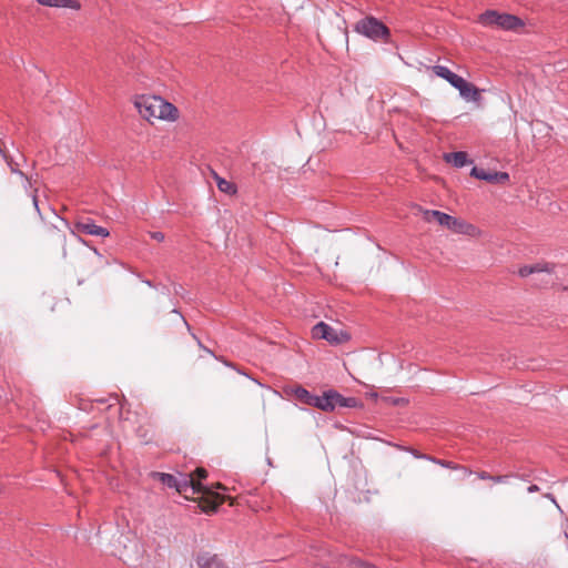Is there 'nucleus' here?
Instances as JSON below:
<instances>
[{"label":"nucleus","instance_id":"nucleus-1","mask_svg":"<svg viewBox=\"0 0 568 568\" xmlns=\"http://www.w3.org/2000/svg\"><path fill=\"white\" fill-rule=\"evenodd\" d=\"M426 220L428 222L435 221L439 225L458 234H471L475 227L462 219L454 217L440 211H426Z\"/></svg>","mask_w":568,"mask_h":568},{"label":"nucleus","instance_id":"nucleus-2","mask_svg":"<svg viewBox=\"0 0 568 568\" xmlns=\"http://www.w3.org/2000/svg\"><path fill=\"white\" fill-rule=\"evenodd\" d=\"M479 22L484 27H497L504 30H515L523 26V22L516 16L509 13H499L496 10H487L479 16Z\"/></svg>","mask_w":568,"mask_h":568},{"label":"nucleus","instance_id":"nucleus-3","mask_svg":"<svg viewBox=\"0 0 568 568\" xmlns=\"http://www.w3.org/2000/svg\"><path fill=\"white\" fill-rule=\"evenodd\" d=\"M358 400L355 397H344L338 392L329 389L317 398V408L324 412H333L336 407H357Z\"/></svg>","mask_w":568,"mask_h":568},{"label":"nucleus","instance_id":"nucleus-4","mask_svg":"<svg viewBox=\"0 0 568 568\" xmlns=\"http://www.w3.org/2000/svg\"><path fill=\"white\" fill-rule=\"evenodd\" d=\"M354 30L372 40H379L389 36L388 28L374 17H366L356 22Z\"/></svg>","mask_w":568,"mask_h":568},{"label":"nucleus","instance_id":"nucleus-5","mask_svg":"<svg viewBox=\"0 0 568 568\" xmlns=\"http://www.w3.org/2000/svg\"><path fill=\"white\" fill-rule=\"evenodd\" d=\"M312 336L318 339H325L332 345H339L349 339V335L343 331H337L324 322L317 323L312 328Z\"/></svg>","mask_w":568,"mask_h":568},{"label":"nucleus","instance_id":"nucleus-6","mask_svg":"<svg viewBox=\"0 0 568 568\" xmlns=\"http://www.w3.org/2000/svg\"><path fill=\"white\" fill-rule=\"evenodd\" d=\"M160 98L156 95H139L134 100V106L143 119L148 121L158 119Z\"/></svg>","mask_w":568,"mask_h":568},{"label":"nucleus","instance_id":"nucleus-7","mask_svg":"<svg viewBox=\"0 0 568 568\" xmlns=\"http://www.w3.org/2000/svg\"><path fill=\"white\" fill-rule=\"evenodd\" d=\"M325 554L332 558L331 560H323L322 565L328 568V565L333 561L338 562L342 566H348L352 568H376L375 565L365 562L358 558H353L347 555H334L328 550H325Z\"/></svg>","mask_w":568,"mask_h":568},{"label":"nucleus","instance_id":"nucleus-8","mask_svg":"<svg viewBox=\"0 0 568 568\" xmlns=\"http://www.w3.org/2000/svg\"><path fill=\"white\" fill-rule=\"evenodd\" d=\"M75 230L80 233L94 235V236H102V237H106L110 234L105 227L94 224V222L91 220L78 222L75 224Z\"/></svg>","mask_w":568,"mask_h":568},{"label":"nucleus","instance_id":"nucleus-9","mask_svg":"<svg viewBox=\"0 0 568 568\" xmlns=\"http://www.w3.org/2000/svg\"><path fill=\"white\" fill-rule=\"evenodd\" d=\"M288 394L294 396L298 402L317 408V395L311 394L306 388L302 386H294L290 388Z\"/></svg>","mask_w":568,"mask_h":568},{"label":"nucleus","instance_id":"nucleus-10","mask_svg":"<svg viewBox=\"0 0 568 568\" xmlns=\"http://www.w3.org/2000/svg\"><path fill=\"white\" fill-rule=\"evenodd\" d=\"M433 71L437 77L445 79L455 89L459 88V84L463 83L464 78L454 73L445 65H435L433 67Z\"/></svg>","mask_w":568,"mask_h":568},{"label":"nucleus","instance_id":"nucleus-11","mask_svg":"<svg viewBox=\"0 0 568 568\" xmlns=\"http://www.w3.org/2000/svg\"><path fill=\"white\" fill-rule=\"evenodd\" d=\"M207 477V471L204 468H196L194 475H191L187 479V487L190 486L194 494L204 493L206 488L202 484V480Z\"/></svg>","mask_w":568,"mask_h":568},{"label":"nucleus","instance_id":"nucleus-12","mask_svg":"<svg viewBox=\"0 0 568 568\" xmlns=\"http://www.w3.org/2000/svg\"><path fill=\"white\" fill-rule=\"evenodd\" d=\"M179 118V110L172 103L160 98L159 120L175 121Z\"/></svg>","mask_w":568,"mask_h":568},{"label":"nucleus","instance_id":"nucleus-13","mask_svg":"<svg viewBox=\"0 0 568 568\" xmlns=\"http://www.w3.org/2000/svg\"><path fill=\"white\" fill-rule=\"evenodd\" d=\"M196 562L199 568H229L216 555L207 552L199 555Z\"/></svg>","mask_w":568,"mask_h":568},{"label":"nucleus","instance_id":"nucleus-14","mask_svg":"<svg viewBox=\"0 0 568 568\" xmlns=\"http://www.w3.org/2000/svg\"><path fill=\"white\" fill-rule=\"evenodd\" d=\"M459 94L467 101H478L480 99L479 90L473 84L467 82L465 79L459 88H456Z\"/></svg>","mask_w":568,"mask_h":568},{"label":"nucleus","instance_id":"nucleus-15","mask_svg":"<svg viewBox=\"0 0 568 568\" xmlns=\"http://www.w3.org/2000/svg\"><path fill=\"white\" fill-rule=\"evenodd\" d=\"M156 477L170 488H176L178 491H185L187 488V480L185 479L183 483H180L174 475L165 474V473H156Z\"/></svg>","mask_w":568,"mask_h":568},{"label":"nucleus","instance_id":"nucleus-16","mask_svg":"<svg viewBox=\"0 0 568 568\" xmlns=\"http://www.w3.org/2000/svg\"><path fill=\"white\" fill-rule=\"evenodd\" d=\"M0 155L2 156V159L6 161L7 165L10 168V171L14 174H18L20 175L22 179H24V187H29L30 186V180L29 178L22 172L19 170V164L13 160L12 156H10L6 150L2 148V145L0 144Z\"/></svg>","mask_w":568,"mask_h":568},{"label":"nucleus","instance_id":"nucleus-17","mask_svg":"<svg viewBox=\"0 0 568 568\" xmlns=\"http://www.w3.org/2000/svg\"><path fill=\"white\" fill-rule=\"evenodd\" d=\"M39 4L51 8H68L79 10L81 4L78 0H37Z\"/></svg>","mask_w":568,"mask_h":568},{"label":"nucleus","instance_id":"nucleus-18","mask_svg":"<svg viewBox=\"0 0 568 568\" xmlns=\"http://www.w3.org/2000/svg\"><path fill=\"white\" fill-rule=\"evenodd\" d=\"M445 159L456 168H463L467 164V153L463 151L448 153Z\"/></svg>","mask_w":568,"mask_h":568},{"label":"nucleus","instance_id":"nucleus-19","mask_svg":"<svg viewBox=\"0 0 568 568\" xmlns=\"http://www.w3.org/2000/svg\"><path fill=\"white\" fill-rule=\"evenodd\" d=\"M539 272H547L549 273V268H548V265L547 264H540V263H537L535 265H525L523 267L519 268L518 273L521 277H526L530 274H534V273H539Z\"/></svg>","mask_w":568,"mask_h":568},{"label":"nucleus","instance_id":"nucleus-20","mask_svg":"<svg viewBox=\"0 0 568 568\" xmlns=\"http://www.w3.org/2000/svg\"><path fill=\"white\" fill-rule=\"evenodd\" d=\"M509 181V174L507 172L490 171L487 182L491 184L504 185Z\"/></svg>","mask_w":568,"mask_h":568},{"label":"nucleus","instance_id":"nucleus-21","mask_svg":"<svg viewBox=\"0 0 568 568\" xmlns=\"http://www.w3.org/2000/svg\"><path fill=\"white\" fill-rule=\"evenodd\" d=\"M217 186H219V190L224 192V193H234L235 192V186L233 183L224 180V179H220L217 181Z\"/></svg>","mask_w":568,"mask_h":568},{"label":"nucleus","instance_id":"nucleus-22","mask_svg":"<svg viewBox=\"0 0 568 568\" xmlns=\"http://www.w3.org/2000/svg\"><path fill=\"white\" fill-rule=\"evenodd\" d=\"M489 172H490L489 170H485L483 168L475 166L471 170V175L475 176L476 179L484 180L487 182Z\"/></svg>","mask_w":568,"mask_h":568},{"label":"nucleus","instance_id":"nucleus-23","mask_svg":"<svg viewBox=\"0 0 568 568\" xmlns=\"http://www.w3.org/2000/svg\"><path fill=\"white\" fill-rule=\"evenodd\" d=\"M429 460L437 465H440L442 467L452 468V469L456 468V466L452 462H447L444 459H437L435 457L429 458Z\"/></svg>","mask_w":568,"mask_h":568},{"label":"nucleus","instance_id":"nucleus-24","mask_svg":"<svg viewBox=\"0 0 568 568\" xmlns=\"http://www.w3.org/2000/svg\"><path fill=\"white\" fill-rule=\"evenodd\" d=\"M150 236H151V239H153V240H155L158 242H162L165 239L164 233L158 232V231L156 232H151Z\"/></svg>","mask_w":568,"mask_h":568},{"label":"nucleus","instance_id":"nucleus-25","mask_svg":"<svg viewBox=\"0 0 568 568\" xmlns=\"http://www.w3.org/2000/svg\"><path fill=\"white\" fill-rule=\"evenodd\" d=\"M508 478H509L508 475L493 476L491 480L495 483H498V484H503V483H506Z\"/></svg>","mask_w":568,"mask_h":568},{"label":"nucleus","instance_id":"nucleus-26","mask_svg":"<svg viewBox=\"0 0 568 568\" xmlns=\"http://www.w3.org/2000/svg\"><path fill=\"white\" fill-rule=\"evenodd\" d=\"M412 454L414 455V457L416 458H423V459H427L429 460V458H432V456H428V455H425V454H422L417 450H412Z\"/></svg>","mask_w":568,"mask_h":568},{"label":"nucleus","instance_id":"nucleus-27","mask_svg":"<svg viewBox=\"0 0 568 568\" xmlns=\"http://www.w3.org/2000/svg\"><path fill=\"white\" fill-rule=\"evenodd\" d=\"M479 478L484 479V480H486V479H490L491 480L493 476L490 474L486 473V471H481V473H479Z\"/></svg>","mask_w":568,"mask_h":568},{"label":"nucleus","instance_id":"nucleus-28","mask_svg":"<svg viewBox=\"0 0 568 568\" xmlns=\"http://www.w3.org/2000/svg\"><path fill=\"white\" fill-rule=\"evenodd\" d=\"M527 490H528V493H535V491L539 490V488L537 485H530Z\"/></svg>","mask_w":568,"mask_h":568},{"label":"nucleus","instance_id":"nucleus-29","mask_svg":"<svg viewBox=\"0 0 568 568\" xmlns=\"http://www.w3.org/2000/svg\"><path fill=\"white\" fill-rule=\"evenodd\" d=\"M33 204H34L36 210L39 212L38 199L36 195H33Z\"/></svg>","mask_w":568,"mask_h":568}]
</instances>
